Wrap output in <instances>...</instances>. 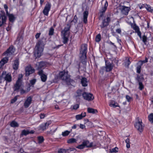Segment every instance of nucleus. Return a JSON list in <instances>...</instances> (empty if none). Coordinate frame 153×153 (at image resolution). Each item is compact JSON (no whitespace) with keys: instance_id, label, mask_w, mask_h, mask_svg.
I'll list each match as a JSON object with an SVG mask.
<instances>
[{"instance_id":"obj_9","label":"nucleus","mask_w":153,"mask_h":153,"mask_svg":"<svg viewBox=\"0 0 153 153\" xmlns=\"http://www.w3.org/2000/svg\"><path fill=\"white\" fill-rule=\"evenodd\" d=\"M113 67L112 62H110L108 61H105V68L106 69V72H109L111 71Z\"/></svg>"},{"instance_id":"obj_18","label":"nucleus","mask_w":153,"mask_h":153,"mask_svg":"<svg viewBox=\"0 0 153 153\" xmlns=\"http://www.w3.org/2000/svg\"><path fill=\"white\" fill-rule=\"evenodd\" d=\"M110 21V19L109 17H108L106 19H104L102 22V25L101 26V27L103 28L108 25Z\"/></svg>"},{"instance_id":"obj_28","label":"nucleus","mask_w":153,"mask_h":153,"mask_svg":"<svg viewBox=\"0 0 153 153\" xmlns=\"http://www.w3.org/2000/svg\"><path fill=\"white\" fill-rule=\"evenodd\" d=\"M10 126L13 127H17L19 126L18 123L15 121H13L10 123Z\"/></svg>"},{"instance_id":"obj_39","label":"nucleus","mask_w":153,"mask_h":153,"mask_svg":"<svg viewBox=\"0 0 153 153\" xmlns=\"http://www.w3.org/2000/svg\"><path fill=\"white\" fill-rule=\"evenodd\" d=\"M118 152V148L116 147L110 150V152L111 153L112 152Z\"/></svg>"},{"instance_id":"obj_59","label":"nucleus","mask_w":153,"mask_h":153,"mask_svg":"<svg viewBox=\"0 0 153 153\" xmlns=\"http://www.w3.org/2000/svg\"><path fill=\"white\" fill-rule=\"evenodd\" d=\"M86 121L88 122V124L89 125H92L93 124L91 122H89L88 119H87Z\"/></svg>"},{"instance_id":"obj_32","label":"nucleus","mask_w":153,"mask_h":153,"mask_svg":"<svg viewBox=\"0 0 153 153\" xmlns=\"http://www.w3.org/2000/svg\"><path fill=\"white\" fill-rule=\"evenodd\" d=\"M149 121L152 123H153V114H150L148 117Z\"/></svg>"},{"instance_id":"obj_2","label":"nucleus","mask_w":153,"mask_h":153,"mask_svg":"<svg viewBox=\"0 0 153 153\" xmlns=\"http://www.w3.org/2000/svg\"><path fill=\"white\" fill-rule=\"evenodd\" d=\"M87 50V45L83 44L81 46L80 53L82 56H80V58L81 62L83 64L86 63L87 61L86 54Z\"/></svg>"},{"instance_id":"obj_30","label":"nucleus","mask_w":153,"mask_h":153,"mask_svg":"<svg viewBox=\"0 0 153 153\" xmlns=\"http://www.w3.org/2000/svg\"><path fill=\"white\" fill-rule=\"evenodd\" d=\"M29 134V131L24 130H23L22 131V133L21 134V135L26 136Z\"/></svg>"},{"instance_id":"obj_11","label":"nucleus","mask_w":153,"mask_h":153,"mask_svg":"<svg viewBox=\"0 0 153 153\" xmlns=\"http://www.w3.org/2000/svg\"><path fill=\"white\" fill-rule=\"evenodd\" d=\"M32 101V98L31 97H27L24 104V106L25 108H27L31 104Z\"/></svg>"},{"instance_id":"obj_53","label":"nucleus","mask_w":153,"mask_h":153,"mask_svg":"<svg viewBox=\"0 0 153 153\" xmlns=\"http://www.w3.org/2000/svg\"><path fill=\"white\" fill-rule=\"evenodd\" d=\"M11 25H9L8 26V27L6 28V30L8 31H9L11 28Z\"/></svg>"},{"instance_id":"obj_12","label":"nucleus","mask_w":153,"mask_h":153,"mask_svg":"<svg viewBox=\"0 0 153 153\" xmlns=\"http://www.w3.org/2000/svg\"><path fill=\"white\" fill-rule=\"evenodd\" d=\"M15 51V50L13 49V48L12 47H10L4 52L3 54L6 55L7 56H9L10 54H13Z\"/></svg>"},{"instance_id":"obj_48","label":"nucleus","mask_w":153,"mask_h":153,"mask_svg":"<svg viewBox=\"0 0 153 153\" xmlns=\"http://www.w3.org/2000/svg\"><path fill=\"white\" fill-rule=\"evenodd\" d=\"M85 147V146L82 143V144L78 146L77 148L79 149H83Z\"/></svg>"},{"instance_id":"obj_44","label":"nucleus","mask_w":153,"mask_h":153,"mask_svg":"<svg viewBox=\"0 0 153 153\" xmlns=\"http://www.w3.org/2000/svg\"><path fill=\"white\" fill-rule=\"evenodd\" d=\"M17 99V96H15L13 99H12L11 101V103H13L15 102Z\"/></svg>"},{"instance_id":"obj_56","label":"nucleus","mask_w":153,"mask_h":153,"mask_svg":"<svg viewBox=\"0 0 153 153\" xmlns=\"http://www.w3.org/2000/svg\"><path fill=\"white\" fill-rule=\"evenodd\" d=\"M81 90H78L77 91V93L78 94L77 96H79L81 95Z\"/></svg>"},{"instance_id":"obj_62","label":"nucleus","mask_w":153,"mask_h":153,"mask_svg":"<svg viewBox=\"0 0 153 153\" xmlns=\"http://www.w3.org/2000/svg\"><path fill=\"white\" fill-rule=\"evenodd\" d=\"M86 114L85 112H84L83 113H82L81 114V115L82 116V117H85L86 116Z\"/></svg>"},{"instance_id":"obj_35","label":"nucleus","mask_w":153,"mask_h":153,"mask_svg":"<svg viewBox=\"0 0 153 153\" xmlns=\"http://www.w3.org/2000/svg\"><path fill=\"white\" fill-rule=\"evenodd\" d=\"M70 132V131H66L64 132H62V135L63 136H68Z\"/></svg>"},{"instance_id":"obj_51","label":"nucleus","mask_w":153,"mask_h":153,"mask_svg":"<svg viewBox=\"0 0 153 153\" xmlns=\"http://www.w3.org/2000/svg\"><path fill=\"white\" fill-rule=\"evenodd\" d=\"M79 107V105L78 104H76L75 105L73 106V109H74L76 110Z\"/></svg>"},{"instance_id":"obj_42","label":"nucleus","mask_w":153,"mask_h":153,"mask_svg":"<svg viewBox=\"0 0 153 153\" xmlns=\"http://www.w3.org/2000/svg\"><path fill=\"white\" fill-rule=\"evenodd\" d=\"M82 117L81 114L79 115H77L76 116V118L77 120H80L82 118Z\"/></svg>"},{"instance_id":"obj_50","label":"nucleus","mask_w":153,"mask_h":153,"mask_svg":"<svg viewBox=\"0 0 153 153\" xmlns=\"http://www.w3.org/2000/svg\"><path fill=\"white\" fill-rule=\"evenodd\" d=\"M147 37L145 36L144 35L143 37V41L144 42H146L147 41Z\"/></svg>"},{"instance_id":"obj_25","label":"nucleus","mask_w":153,"mask_h":153,"mask_svg":"<svg viewBox=\"0 0 153 153\" xmlns=\"http://www.w3.org/2000/svg\"><path fill=\"white\" fill-rule=\"evenodd\" d=\"M87 111L89 113H91L92 114H96L97 113L98 111L97 109H95L94 108H88Z\"/></svg>"},{"instance_id":"obj_16","label":"nucleus","mask_w":153,"mask_h":153,"mask_svg":"<svg viewBox=\"0 0 153 153\" xmlns=\"http://www.w3.org/2000/svg\"><path fill=\"white\" fill-rule=\"evenodd\" d=\"M108 6V3L107 1H106L104 7L100 11V15L99 18L100 19L101 17H102L103 15V13H104L105 11L106 10L107 7Z\"/></svg>"},{"instance_id":"obj_37","label":"nucleus","mask_w":153,"mask_h":153,"mask_svg":"<svg viewBox=\"0 0 153 153\" xmlns=\"http://www.w3.org/2000/svg\"><path fill=\"white\" fill-rule=\"evenodd\" d=\"M146 8L147 10L148 11L151 12H152L153 11V10L151 9L150 6L147 5L146 7Z\"/></svg>"},{"instance_id":"obj_49","label":"nucleus","mask_w":153,"mask_h":153,"mask_svg":"<svg viewBox=\"0 0 153 153\" xmlns=\"http://www.w3.org/2000/svg\"><path fill=\"white\" fill-rule=\"evenodd\" d=\"M141 65L138 66L137 67V72L138 73H140V69L141 67Z\"/></svg>"},{"instance_id":"obj_8","label":"nucleus","mask_w":153,"mask_h":153,"mask_svg":"<svg viewBox=\"0 0 153 153\" xmlns=\"http://www.w3.org/2000/svg\"><path fill=\"white\" fill-rule=\"evenodd\" d=\"M82 95L84 99L88 101L93 100L94 99V97L92 94L90 93L84 92Z\"/></svg>"},{"instance_id":"obj_6","label":"nucleus","mask_w":153,"mask_h":153,"mask_svg":"<svg viewBox=\"0 0 153 153\" xmlns=\"http://www.w3.org/2000/svg\"><path fill=\"white\" fill-rule=\"evenodd\" d=\"M25 71V76H29L30 74L33 73L35 72V69L30 65H29L26 67Z\"/></svg>"},{"instance_id":"obj_54","label":"nucleus","mask_w":153,"mask_h":153,"mask_svg":"<svg viewBox=\"0 0 153 153\" xmlns=\"http://www.w3.org/2000/svg\"><path fill=\"white\" fill-rule=\"evenodd\" d=\"M45 117V114H41L40 115V118L41 119H43Z\"/></svg>"},{"instance_id":"obj_10","label":"nucleus","mask_w":153,"mask_h":153,"mask_svg":"<svg viewBox=\"0 0 153 153\" xmlns=\"http://www.w3.org/2000/svg\"><path fill=\"white\" fill-rule=\"evenodd\" d=\"M4 13L0 14V27L5 23L6 20V17Z\"/></svg>"},{"instance_id":"obj_58","label":"nucleus","mask_w":153,"mask_h":153,"mask_svg":"<svg viewBox=\"0 0 153 153\" xmlns=\"http://www.w3.org/2000/svg\"><path fill=\"white\" fill-rule=\"evenodd\" d=\"M55 131H53L52 130H51L49 131H48V133L50 134H53Z\"/></svg>"},{"instance_id":"obj_40","label":"nucleus","mask_w":153,"mask_h":153,"mask_svg":"<svg viewBox=\"0 0 153 153\" xmlns=\"http://www.w3.org/2000/svg\"><path fill=\"white\" fill-rule=\"evenodd\" d=\"M126 99L128 102H130L133 100L132 97H130L128 95L126 96Z\"/></svg>"},{"instance_id":"obj_4","label":"nucleus","mask_w":153,"mask_h":153,"mask_svg":"<svg viewBox=\"0 0 153 153\" xmlns=\"http://www.w3.org/2000/svg\"><path fill=\"white\" fill-rule=\"evenodd\" d=\"M70 28V25H67V26L65 27L64 30L62 31V33L63 36V42L64 44L66 43L68 41V37L69 35V30Z\"/></svg>"},{"instance_id":"obj_60","label":"nucleus","mask_w":153,"mask_h":153,"mask_svg":"<svg viewBox=\"0 0 153 153\" xmlns=\"http://www.w3.org/2000/svg\"><path fill=\"white\" fill-rule=\"evenodd\" d=\"M127 66L128 67L129 65L130 64L131 62L130 61L129 59H128L127 61Z\"/></svg>"},{"instance_id":"obj_15","label":"nucleus","mask_w":153,"mask_h":153,"mask_svg":"<svg viewBox=\"0 0 153 153\" xmlns=\"http://www.w3.org/2000/svg\"><path fill=\"white\" fill-rule=\"evenodd\" d=\"M51 123V121H47L45 123L42 124L40 126V128L41 129L44 131L48 128V126Z\"/></svg>"},{"instance_id":"obj_46","label":"nucleus","mask_w":153,"mask_h":153,"mask_svg":"<svg viewBox=\"0 0 153 153\" xmlns=\"http://www.w3.org/2000/svg\"><path fill=\"white\" fill-rule=\"evenodd\" d=\"M23 76L22 75V74H20L19 75L18 79L17 81H19V82H21V79Z\"/></svg>"},{"instance_id":"obj_19","label":"nucleus","mask_w":153,"mask_h":153,"mask_svg":"<svg viewBox=\"0 0 153 153\" xmlns=\"http://www.w3.org/2000/svg\"><path fill=\"white\" fill-rule=\"evenodd\" d=\"M88 11H85L84 12L83 15V21L86 24L87 22V18L88 15Z\"/></svg>"},{"instance_id":"obj_3","label":"nucleus","mask_w":153,"mask_h":153,"mask_svg":"<svg viewBox=\"0 0 153 153\" xmlns=\"http://www.w3.org/2000/svg\"><path fill=\"white\" fill-rule=\"evenodd\" d=\"M59 75L60 78L68 85H70L71 82H72V80L70 79L68 72L63 71L59 73Z\"/></svg>"},{"instance_id":"obj_43","label":"nucleus","mask_w":153,"mask_h":153,"mask_svg":"<svg viewBox=\"0 0 153 153\" xmlns=\"http://www.w3.org/2000/svg\"><path fill=\"white\" fill-rule=\"evenodd\" d=\"M148 62V59L147 57H146L145 60L143 61H140L139 62L141 65H142L143 63H145L146 62Z\"/></svg>"},{"instance_id":"obj_38","label":"nucleus","mask_w":153,"mask_h":153,"mask_svg":"<svg viewBox=\"0 0 153 153\" xmlns=\"http://www.w3.org/2000/svg\"><path fill=\"white\" fill-rule=\"evenodd\" d=\"M54 32V29L52 27H51L49 31V35H52L53 34Z\"/></svg>"},{"instance_id":"obj_22","label":"nucleus","mask_w":153,"mask_h":153,"mask_svg":"<svg viewBox=\"0 0 153 153\" xmlns=\"http://www.w3.org/2000/svg\"><path fill=\"white\" fill-rule=\"evenodd\" d=\"M22 85L21 82L16 81V84L14 86V91H16L19 90Z\"/></svg>"},{"instance_id":"obj_47","label":"nucleus","mask_w":153,"mask_h":153,"mask_svg":"<svg viewBox=\"0 0 153 153\" xmlns=\"http://www.w3.org/2000/svg\"><path fill=\"white\" fill-rule=\"evenodd\" d=\"M36 79H33L30 81V83L32 85H33L36 82Z\"/></svg>"},{"instance_id":"obj_24","label":"nucleus","mask_w":153,"mask_h":153,"mask_svg":"<svg viewBox=\"0 0 153 153\" xmlns=\"http://www.w3.org/2000/svg\"><path fill=\"white\" fill-rule=\"evenodd\" d=\"M83 143L85 146L87 147H91L92 146V143H90L89 141L88 140H86L83 141Z\"/></svg>"},{"instance_id":"obj_55","label":"nucleus","mask_w":153,"mask_h":153,"mask_svg":"<svg viewBox=\"0 0 153 153\" xmlns=\"http://www.w3.org/2000/svg\"><path fill=\"white\" fill-rule=\"evenodd\" d=\"M80 128L83 129L85 128V126L84 125L80 124Z\"/></svg>"},{"instance_id":"obj_63","label":"nucleus","mask_w":153,"mask_h":153,"mask_svg":"<svg viewBox=\"0 0 153 153\" xmlns=\"http://www.w3.org/2000/svg\"><path fill=\"white\" fill-rule=\"evenodd\" d=\"M130 140L128 138H127L126 140V143H129Z\"/></svg>"},{"instance_id":"obj_26","label":"nucleus","mask_w":153,"mask_h":153,"mask_svg":"<svg viewBox=\"0 0 153 153\" xmlns=\"http://www.w3.org/2000/svg\"><path fill=\"white\" fill-rule=\"evenodd\" d=\"M134 29L135 30V32L137 33L138 35L140 37V38H141V33L139 30V27L137 26H135L134 27Z\"/></svg>"},{"instance_id":"obj_13","label":"nucleus","mask_w":153,"mask_h":153,"mask_svg":"<svg viewBox=\"0 0 153 153\" xmlns=\"http://www.w3.org/2000/svg\"><path fill=\"white\" fill-rule=\"evenodd\" d=\"M51 7V5L49 3H48L46 5L45 7L43 10V13L45 15L47 16L48 14V13L50 10Z\"/></svg>"},{"instance_id":"obj_20","label":"nucleus","mask_w":153,"mask_h":153,"mask_svg":"<svg viewBox=\"0 0 153 153\" xmlns=\"http://www.w3.org/2000/svg\"><path fill=\"white\" fill-rule=\"evenodd\" d=\"M81 83L83 86L85 87L87 86V80L85 77H83L81 79Z\"/></svg>"},{"instance_id":"obj_64","label":"nucleus","mask_w":153,"mask_h":153,"mask_svg":"<svg viewBox=\"0 0 153 153\" xmlns=\"http://www.w3.org/2000/svg\"><path fill=\"white\" fill-rule=\"evenodd\" d=\"M21 93L22 94H24L25 93V91L23 89H21Z\"/></svg>"},{"instance_id":"obj_57","label":"nucleus","mask_w":153,"mask_h":153,"mask_svg":"<svg viewBox=\"0 0 153 153\" xmlns=\"http://www.w3.org/2000/svg\"><path fill=\"white\" fill-rule=\"evenodd\" d=\"M116 32L119 33H121V31L120 29H118L116 30Z\"/></svg>"},{"instance_id":"obj_36","label":"nucleus","mask_w":153,"mask_h":153,"mask_svg":"<svg viewBox=\"0 0 153 153\" xmlns=\"http://www.w3.org/2000/svg\"><path fill=\"white\" fill-rule=\"evenodd\" d=\"M101 40V35L99 34L97 35L95 38V41L97 42H99Z\"/></svg>"},{"instance_id":"obj_52","label":"nucleus","mask_w":153,"mask_h":153,"mask_svg":"<svg viewBox=\"0 0 153 153\" xmlns=\"http://www.w3.org/2000/svg\"><path fill=\"white\" fill-rule=\"evenodd\" d=\"M40 34H41V33H37L35 36L36 38V39H38L39 37Z\"/></svg>"},{"instance_id":"obj_41","label":"nucleus","mask_w":153,"mask_h":153,"mask_svg":"<svg viewBox=\"0 0 153 153\" xmlns=\"http://www.w3.org/2000/svg\"><path fill=\"white\" fill-rule=\"evenodd\" d=\"M139 88L140 90H142L144 88V86L141 82H139Z\"/></svg>"},{"instance_id":"obj_17","label":"nucleus","mask_w":153,"mask_h":153,"mask_svg":"<svg viewBox=\"0 0 153 153\" xmlns=\"http://www.w3.org/2000/svg\"><path fill=\"white\" fill-rule=\"evenodd\" d=\"M121 9L122 13L125 15L128 14L129 10L128 7L125 6H122Z\"/></svg>"},{"instance_id":"obj_23","label":"nucleus","mask_w":153,"mask_h":153,"mask_svg":"<svg viewBox=\"0 0 153 153\" xmlns=\"http://www.w3.org/2000/svg\"><path fill=\"white\" fill-rule=\"evenodd\" d=\"M19 66V61L18 60L16 59L14 61V63L13 65L14 69L16 70L18 69Z\"/></svg>"},{"instance_id":"obj_5","label":"nucleus","mask_w":153,"mask_h":153,"mask_svg":"<svg viewBox=\"0 0 153 153\" xmlns=\"http://www.w3.org/2000/svg\"><path fill=\"white\" fill-rule=\"evenodd\" d=\"M10 82L12 80L11 76L10 74L8 73L7 74L6 72H4L2 73L1 76H0V84L3 81L4 83L6 82Z\"/></svg>"},{"instance_id":"obj_14","label":"nucleus","mask_w":153,"mask_h":153,"mask_svg":"<svg viewBox=\"0 0 153 153\" xmlns=\"http://www.w3.org/2000/svg\"><path fill=\"white\" fill-rule=\"evenodd\" d=\"M38 74L41 76L42 81L45 82L47 79V76L46 75L43 74V71L41 70L38 72Z\"/></svg>"},{"instance_id":"obj_34","label":"nucleus","mask_w":153,"mask_h":153,"mask_svg":"<svg viewBox=\"0 0 153 153\" xmlns=\"http://www.w3.org/2000/svg\"><path fill=\"white\" fill-rule=\"evenodd\" d=\"M76 140L74 138H71L68 140L67 142L68 143H72L76 142Z\"/></svg>"},{"instance_id":"obj_31","label":"nucleus","mask_w":153,"mask_h":153,"mask_svg":"<svg viewBox=\"0 0 153 153\" xmlns=\"http://www.w3.org/2000/svg\"><path fill=\"white\" fill-rule=\"evenodd\" d=\"M136 79L139 82H141V81H143L144 79V78L142 76L138 75L136 78Z\"/></svg>"},{"instance_id":"obj_1","label":"nucleus","mask_w":153,"mask_h":153,"mask_svg":"<svg viewBox=\"0 0 153 153\" xmlns=\"http://www.w3.org/2000/svg\"><path fill=\"white\" fill-rule=\"evenodd\" d=\"M45 44L43 41H39L34 49V55L36 57H39L42 53Z\"/></svg>"},{"instance_id":"obj_21","label":"nucleus","mask_w":153,"mask_h":153,"mask_svg":"<svg viewBox=\"0 0 153 153\" xmlns=\"http://www.w3.org/2000/svg\"><path fill=\"white\" fill-rule=\"evenodd\" d=\"M8 60V57H6L3 58L0 61V65L2 66L4 65L7 63Z\"/></svg>"},{"instance_id":"obj_29","label":"nucleus","mask_w":153,"mask_h":153,"mask_svg":"<svg viewBox=\"0 0 153 153\" xmlns=\"http://www.w3.org/2000/svg\"><path fill=\"white\" fill-rule=\"evenodd\" d=\"M8 16L9 21L13 22L15 19L14 16L13 15L11 14L10 15H9Z\"/></svg>"},{"instance_id":"obj_33","label":"nucleus","mask_w":153,"mask_h":153,"mask_svg":"<svg viewBox=\"0 0 153 153\" xmlns=\"http://www.w3.org/2000/svg\"><path fill=\"white\" fill-rule=\"evenodd\" d=\"M38 143H42L44 140L43 137L42 136H39L38 137Z\"/></svg>"},{"instance_id":"obj_27","label":"nucleus","mask_w":153,"mask_h":153,"mask_svg":"<svg viewBox=\"0 0 153 153\" xmlns=\"http://www.w3.org/2000/svg\"><path fill=\"white\" fill-rule=\"evenodd\" d=\"M45 64L44 62H42L39 63L38 65V69L42 68L45 66Z\"/></svg>"},{"instance_id":"obj_61","label":"nucleus","mask_w":153,"mask_h":153,"mask_svg":"<svg viewBox=\"0 0 153 153\" xmlns=\"http://www.w3.org/2000/svg\"><path fill=\"white\" fill-rule=\"evenodd\" d=\"M110 106H113V107H116L117 106V105H115V104H110Z\"/></svg>"},{"instance_id":"obj_45","label":"nucleus","mask_w":153,"mask_h":153,"mask_svg":"<svg viewBox=\"0 0 153 153\" xmlns=\"http://www.w3.org/2000/svg\"><path fill=\"white\" fill-rule=\"evenodd\" d=\"M78 18H77L76 15H75L74 16V19L71 21V22H74L75 23H76L77 22Z\"/></svg>"},{"instance_id":"obj_7","label":"nucleus","mask_w":153,"mask_h":153,"mask_svg":"<svg viewBox=\"0 0 153 153\" xmlns=\"http://www.w3.org/2000/svg\"><path fill=\"white\" fill-rule=\"evenodd\" d=\"M142 124V123L141 121H139L138 122H136L135 125V128L140 133L143 131L144 127Z\"/></svg>"}]
</instances>
